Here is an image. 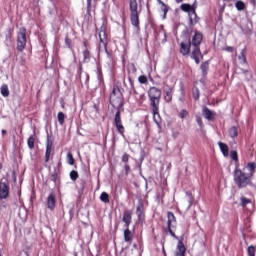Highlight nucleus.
I'll use <instances>...</instances> for the list:
<instances>
[{"instance_id": "obj_21", "label": "nucleus", "mask_w": 256, "mask_h": 256, "mask_svg": "<svg viewBox=\"0 0 256 256\" xmlns=\"http://www.w3.org/2000/svg\"><path fill=\"white\" fill-rule=\"evenodd\" d=\"M61 178V170L58 168H54L53 173L50 174V179L53 183H57V179Z\"/></svg>"}, {"instance_id": "obj_29", "label": "nucleus", "mask_w": 256, "mask_h": 256, "mask_svg": "<svg viewBox=\"0 0 256 256\" xmlns=\"http://www.w3.org/2000/svg\"><path fill=\"white\" fill-rule=\"evenodd\" d=\"M152 115H153V119L154 122L156 123V125H161V114H159V107H158V112L157 114H155V112L153 111V109H151Z\"/></svg>"}, {"instance_id": "obj_48", "label": "nucleus", "mask_w": 256, "mask_h": 256, "mask_svg": "<svg viewBox=\"0 0 256 256\" xmlns=\"http://www.w3.org/2000/svg\"><path fill=\"white\" fill-rule=\"evenodd\" d=\"M83 47H84L85 49H90V47H89V40H87V39H84V40H83Z\"/></svg>"}, {"instance_id": "obj_43", "label": "nucleus", "mask_w": 256, "mask_h": 256, "mask_svg": "<svg viewBox=\"0 0 256 256\" xmlns=\"http://www.w3.org/2000/svg\"><path fill=\"white\" fill-rule=\"evenodd\" d=\"M230 157L233 161H239V155L237 154V151L232 150L230 152Z\"/></svg>"}, {"instance_id": "obj_47", "label": "nucleus", "mask_w": 256, "mask_h": 256, "mask_svg": "<svg viewBox=\"0 0 256 256\" xmlns=\"http://www.w3.org/2000/svg\"><path fill=\"white\" fill-rule=\"evenodd\" d=\"M196 123L199 125V127H203V119L201 117L196 118Z\"/></svg>"}, {"instance_id": "obj_3", "label": "nucleus", "mask_w": 256, "mask_h": 256, "mask_svg": "<svg viewBox=\"0 0 256 256\" xmlns=\"http://www.w3.org/2000/svg\"><path fill=\"white\" fill-rule=\"evenodd\" d=\"M129 7H130V23L136 29V33H139L141 31V26H140L141 22L139 20V15L141 11H139V4L137 3V0H130Z\"/></svg>"}, {"instance_id": "obj_2", "label": "nucleus", "mask_w": 256, "mask_h": 256, "mask_svg": "<svg viewBox=\"0 0 256 256\" xmlns=\"http://www.w3.org/2000/svg\"><path fill=\"white\" fill-rule=\"evenodd\" d=\"M161 89L152 86L148 90L149 106L154 111V115H157L159 107L161 105Z\"/></svg>"}, {"instance_id": "obj_14", "label": "nucleus", "mask_w": 256, "mask_h": 256, "mask_svg": "<svg viewBox=\"0 0 256 256\" xmlns=\"http://www.w3.org/2000/svg\"><path fill=\"white\" fill-rule=\"evenodd\" d=\"M136 215L139 221L145 220V206L143 205V202L138 203V206L136 208Z\"/></svg>"}, {"instance_id": "obj_15", "label": "nucleus", "mask_w": 256, "mask_h": 256, "mask_svg": "<svg viewBox=\"0 0 256 256\" xmlns=\"http://www.w3.org/2000/svg\"><path fill=\"white\" fill-rule=\"evenodd\" d=\"M133 219L132 213L130 210H125L123 213L122 221L125 223L124 227H129L131 225V221Z\"/></svg>"}, {"instance_id": "obj_53", "label": "nucleus", "mask_w": 256, "mask_h": 256, "mask_svg": "<svg viewBox=\"0 0 256 256\" xmlns=\"http://www.w3.org/2000/svg\"><path fill=\"white\" fill-rule=\"evenodd\" d=\"M2 135H3V137H5L7 135V130L3 129L2 130Z\"/></svg>"}, {"instance_id": "obj_11", "label": "nucleus", "mask_w": 256, "mask_h": 256, "mask_svg": "<svg viewBox=\"0 0 256 256\" xmlns=\"http://www.w3.org/2000/svg\"><path fill=\"white\" fill-rule=\"evenodd\" d=\"M201 43H203V33L195 30L190 45H192V47H201Z\"/></svg>"}, {"instance_id": "obj_25", "label": "nucleus", "mask_w": 256, "mask_h": 256, "mask_svg": "<svg viewBox=\"0 0 256 256\" xmlns=\"http://www.w3.org/2000/svg\"><path fill=\"white\" fill-rule=\"evenodd\" d=\"M133 93L136 97V101L140 104L143 105L144 101H145V94H139L137 93V90H135V87H133Z\"/></svg>"}, {"instance_id": "obj_19", "label": "nucleus", "mask_w": 256, "mask_h": 256, "mask_svg": "<svg viewBox=\"0 0 256 256\" xmlns=\"http://www.w3.org/2000/svg\"><path fill=\"white\" fill-rule=\"evenodd\" d=\"M219 149L224 157H229V146L223 142H218Z\"/></svg>"}, {"instance_id": "obj_13", "label": "nucleus", "mask_w": 256, "mask_h": 256, "mask_svg": "<svg viewBox=\"0 0 256 256\" xmlns=\"http://www.w3.org/2000/svg\"><path fill=\"white\" fill-rule=\"evenodd\" d=\"M46 205L50 211H55V207L57 205V198L55 196V193L52 192L49 194L47 201H46Z\"/></svg>"}, {"instance_id": "obj_37", "label": "nucleus", "mask_w": 256, "mask_h": 256, "mask_svg": "<svg viewBox=\"0 0 256 256\" xmlns=\"http://www.w3.org/2000/svg\"><path fill=\"white\" fill-rule=\"evenodd\" d=\"M192 95H193V99H195V101H199V97H200L199 88H194L192 90Z\"/></svg>"}, {"instance_id": "obj_35", "label": "nucleus", "mask_w": 256, "mask_h": 256, "mask_svg": "<svg viewBox=\"0 0 256 256\" xmlns=\"http://www.w3.org/2000/svg\"><path fill=\"white\" fill-rule=\"evenodd\" d=\"M100 200L102 203H109V194L107 192H102L100 195Z\"/></svg>"}, {"instance_id": "obj_26", "label": "nucleus", "mask_w": 256, "mask_h": 256, "mask_svg": "<svg viewBox=\"0 0 256 256\" xmlns=\"http://www.w3.org/2000/svg\"><path fill=\"white\" fill-rule=\"evenodd\" d=\"M200 69L202 71L203 77H207V72L209 71V61H205L201 64Z\"/></svg>"}, {"instance_id": "obj_32", "label": "nucleus", "mask_w": 256, "mask_h": 256, "mask_svg": "<svg viewBox=\"0 0 256 256\" xmlns=\"http://www.w3.org/2000/svg\"><path fill=\"white\" fill-rule=\"evenodd\" d=\"M235 7H236L237 11H245V2L238 0L235 3Z\"/></svg>"}, {"instance_id": "obj_4", "label": "nucleus", "mask_w": 256, "mask_h": 256, "mask_svg": "<svg viewBox=\"0 0 256 256\" xmlns=\"http://www.w3.org/2000/svg\"><path fill=\"white\" fill-rule=\"evenodd\" d=\"M234 183L237 185L238 189H244L251 184V176L241 169L236 168L234 170Z\"/></svg>"}, {"instance_id": "obj_8", "label": "nucleus", "mask_w": 256, "mask_h": 256, "mask_svg": "<svg viewBox=\"0 0 256 256\" xmlns=\"http://www.w3.org/2000/svg\"><path fill=\"white\" fill-rule=\"evenodd\" d=\"M173 223H177V218L175 217V214L173 212H168L167 213V228L168 232L170 233L171 237L174 239H179V237L173 232Z\"/></svg>"}, {"instance_id": "obj_50", "label": "nucleus", "mask_w": 256, "mask_h": 256, "mask_svg": "<svg viewBox=\"0 0 256 256\" xmlns=\"http://www.w3.org/2000/svg\"><path fill=\"white\" fill-rule=\"evenodd\" d=\"M223 51H227L228 53H233V47L228 46V47L224 48Z\"/></svg>"}, {"instance_id": "obj_51", "label": "nucleus", "mask_w": 256, "mask_h": 256, "mask_svg": "<svg viewBox=\"0 0 256 256\" xmlns=\"http://www.w3.org/2000/svg\"><path fill=\"white\" fill-rule=\"evenodd\" d=\"M6 39H7L8 41H11V31H9V33L7 34Z\"/></svg>"}, {"instance_id": "obj_23", "label": "nucleus", "mask_w": 256, "mask_h": 256, "mask_svg": "<svg viewBox=\"0 0 256 256\" xmlns=\"http://www.w3.org/2000/svg\"><path fill=\"white\" fill-rule=\"evenodd\" d=\"M164 101L166 103H171L173 101V88H169L164 93Z\"/></svg>"}, {"instance_id": "obj_36", "label": "nucleus", "mask_w": 256, "mask_h": 256, "mask_svg": "<svg viewBox=\"0 0 256 256\" xmlns=\"http://www.w3.org/2000/svg\"><path fill=\"white\" fill-rule=\"evenodd\" d=\"M1 95L3 97H7L9 95V87L7 85H3L1 87Z\"/></svg>"}, {"instance_id": "obj_16", "label": "nucleus", "mask_w": 256, "mask_h": 256, "mask_svg": "<svg viewBox=\"0 0 256 256\" xmlns=\"http://www.w3.org/2000/svg\"><path fill=\"white\" fill-rule=\"evenodd\" d=\"M186 251H187V247H185L183 240H180L177 244L175 256H185Z\"/></svg>"}, {"instance_id": "obj_30", "label": "nucleus", "mask_w": 256, "mask_h": 256, "mask_svg": "<svg viewBox=\"0 0 256 256\" xmlns=\"http://www.w3.org/2000/svg\"><path fill=\"white\" fill-rule=\"evenodd\" d=\"M156 1H157V3H158L159 5H162L161 9H162V11H163V13H164V17H165V15H167V13H169V7H168L167 4H165V2H163L162 0H156Z\"/></svg>"}, {"instance_id": "obj_24", "label": "nucleus", "mask_w": 256, "mask_h": 256, "mask_svg": "<svg viewBox=\"0 0 256 256\" xmlns=\"http://www.w3.org/2000/svg\"><path fill=\"white\" fill-rule=\"evenodd\" d=\"M124 241L126 243H131V241H133V233L129 230V227H126L124 230Z\"/></svg>"}, {"instance_id": "obj_54", "label": "nucleus", "mask_w": 256, "mask_h": 256, "mask_svg": "<svg viewBox=\"0 0 256 256\" xmlns=\"http://www.w3.org/2000/svg\"><path fill=\"white\" fill-rule=\"evenodd\" d=\"M54 169H60L61 170V162L58 163L57 167Z\"/></svg>"}, {"instance_id": "obj_22", "label": "nucleus", "mask_w": 256, "mask_h": 256, "mask_svg": "<svg viewBox=\"0 0 256 256\" xmlns=\"http://www.w3.org/2000/svg\"><path fill=\"white\" fill-rule=\"evenodd\" d=\"M181 11H184V13H194V15H196L195 13V7L191 6L190 4L184 3L180 6Z\"/></svg>"}, {"instance_id": "obj_41", "label": "nucleus", "mask_w": 256, "mask_h": 256, "mask_svg": "<svg viewBox=\"0 0 256 256\" xmlns=\"http://www.w3.org/2000/svg\"><path fill=\"white\" fill-rule=\"evenodd\" d=\"M67 161L69 165H75V158H73V154L71 152L67 154Z\"/></svg>"}, {"instance_id": "obj_55", "label": "nucleus", "mask_w": 256, "mask_h": 256, "mask_svg": "<svg viewBox=\"0 0 256 256\" xmlns=\"http://www.w3.org/2000/svg\"><path fill=\"white\" fill-rule=\"evenodd\" d=\"M176 3H183V0H175Z\"/></svg>"}, {"instance_id": "obj_20", "label": "nucleus", "mask_w": 256, "mask_h": 256, "mask_svg": "<svg viewBox=\"0 0 256 256\" xmlns=\"http://www.w3.org/2000/svg\"><path fill=\"white\" fill-rule=\"evenodd\" d=\"M246 169L249 171L248 176L250 178L253 177V175H255V171H256V163L255 162H249L246 165Z\"/></svg>"}, {"instance_id": "obj_28", "label": "nucleus", "mask_w": 256, "mask_h": 256, "mask_svg": "<svg viewBox=\"0 0 256 256\" xmlns=\"http://www.w3.org/2000/svg\"><path fill=\"white\" fill-rule=\"evenodd\" d=\"M83 63H89L91 61V51L89 49H85L83 51Z\"/></svg>"}, {"instance_id": "obj_40", "label": "nucleus", "mask_w": 256, "mask_h": 256, "mask_svg": "<svg viewBox=\"0 0 256 256\" xmlns=\"http://www.w3.org/2000/svg\"><path fill=\"white\" fill-rule=\"evenodd\" d=\"M93 0H87V15H91V11H93Z\"/></svg>"}, {"instance_id": "obj_45", "label": "nucleus", "mask_w": 256, "mask_h": 256, "mask_svg": "<svg viewBox=\"0 0 256 256\" xmlns=\"http://www.w3.org/2000/svg\"><path fill=\"white\" fill-rule=\"evenodd\" d=\"M247 251L249 256H255V246H249Z\"/></svg>"}, {"instance_id": "obj_27", "label": "nucleus", "mask_w": 256, "mask_h": 256, "mask_svg": "<svg viewBox=\"0 0 256 256\" xmlns=\"http://www.w3.org/2000/svg\"><path fill=\"white\" fill-rule=\"evenodd\" d=\"M229 137H231L232 139L239 137V130L236 126H233L229 129Z\"/></svg>"}, {"instance_id": "obj_10", "label": "nucleus", "mask_w": 256, "mask_h": 256, "mask_svg": "<svg viewBox=\"0 0 256 256\" xmlns=\"http://www.w3.org/2000/svg\"><path fill=\"white\" fill-rule=\"evenodd\" d=\"M191 59L195 61L196 65L201 63V59H203V55L201 54V47L193 46Z\"/></svg>"}, {"instance_id": "obj_7", "label": "nucleus", "mask_w": 256, "mask_h": 256, "mask_svg": "<svg viewBox=\"0 0 256 256\" xmlns=\"http://www.w3.org/2000/svg\"><path fill=\"white\" fill-rule=\"evenodd\" d=\"M99 49H104L107 53V43H109V38L107 37V32L105 31V26H101L99 29Z\"/></svg>"}, {"instance_id": "obj_49", "label": "nucleus", "mask_w": 256, "mask_h": 256, "mask_svg": "<svg viewBox=\"0 0 256 256\" xmlns=\"http://www.w3.org/2000/svg\"><path fill=\"white\" fill-rule=\"evenodd\" d=\"M124 169H125V171H126V175H129V171H131V167L129 166V164H126V165L124 166Z\"/></svg>"}, {"instance_id": "obj_12", "label": "nucleus", "mask_w": 256, "mask_h": 256, "mask_svg": "<svg viewBox=\"0 0 256 256\" xmlns=\"http://www.w3.org/2000/svg\"><path fill=\"white\" fill-rule=\"evenodd\" d=\"M191 40L188 39L186 42L180 43V53L183 57H187V55L191 54Z\"/></svg>"}, {"instance_id": "obj_46", "label": "nucleus", "mask_w": 256, "mask_h": 256, "mask_svg": "<svg viewBox=\"0 0 256 256\" xmlns=\"http://www.w3.org/2000/svg\"><path fill=\"white\" fill-rule=\"evenodd\" d=\"M122 161H123V163H129V154L125 153L122 156Z\"/></svg>"}, {"instance_id": "obj_5", "label": "nucleus", "mask_w": 256, "mask_h": 256, "mask_svg": "<svg viewBox=\"0 0 256 256\" xmlns=\"http://www.w3.org/2000/svg\"><path fill=\"white\" fill-rule=\"evenodd\" d=\"M25 47H27V29L22 27L17 33L16 49L19 51V53H23V51H25Z\"/></svg>"}, {"instance_id": "obj_39", "label": "nucleus", "mask_w": 256, "mask_h": 256, "mask_svg": "<svg viewBox=\"0 0 256 256\" xmlns=\"http://www.w3.org/2000/svg\"><path fill=\"white\" fill-rule=\"evenodd\" d=\"M138 82H139L141 85H147V83H148L147 76H145V75L139 76V77H138Z\"/></svg>"}, {"instance_id": "obj_6", "label": "nucleus", "mask_w": 256, "mask_h": 256, "mask_svg": "<svg viewBox=\"0 0 256 256\" xmlns=\"http://www.w3.org/2000/svg\"><path fill=\"white\" fill-rule=\"evenodd\" d=\"M53 155H55V152H53V139L51 138V135L48 134L46 140V152L44 156L45 163H49Z\"/></svg>"}, {"instance_id": "obj_57", "label": "nucleus", "mask_w": 256, "mask_h": 256, "mask_svg": "<svg viewBox=\"0 0 256 256\" xmlns=\"http://www.w3.org/2000/svg\"><path fill=\"white\" fill-rule=\"evenodd\" d=\"M0 256H2V255L0 254Z\"/></svg>"}, {"instance_id": "obj_38", "label": "nucleus", "mask_w": 256, "mask_h": 256, "mask_svg": "<svg viewBox=\"0 0 256 256\" xmlns=\"http://www.w3.org/2000/svg\"><path fill=\"white\" fill-rule=\"evenodd\" d=\"M70 179L71 181H77V179H79V173L75 170H72L70 172Z\"/></svg>"}, {"instance_id": "obj_34", "label": "nucleus", "mask_w": 256, "mask_h": 256, "mask_svg": "<svg viewBox=\"0 0 256 256\" xmlns=\"http://www.w3.org/2000/svg\"><path fill=\"white\" fill-rule=\"evenodd\" d=\"M65 114L63 112H58L57 118H58V123L59 125H64L65 124Z\"/></svg>"}, {"instance_id": "obj_17", "label": "nucleus", "mask_w": 256, "mask_h": 256, "mask_svg": "<svg viewBox=\"0 0 256 256\" xmlns=\"http://www.w3.org/2000/svg\"><path fill=\"white\" fill-rule=\"evenodd\" d=\"M238 61L240 65H247V49L244 48L241 50Z\"/></svg>"}, {"instance_id": "obj_18", "label": "nucleus", "mask_w": 256, "mask_h": 256, "mask_svg": "<svg viewBox=\"0 0 256 256\" xmlns=\"http://www.w3.org/2000/svg\"><path fill=\"white\" fill-rule=\"evenodd\" d=\"M203 115L208 121H213L215 119V113H213L208 107H204Z\"/></svg>"}, {"instance_id": "obj_44", "label": "nucleus", "mask_w": 256, "mask_h": 256, "mask_svg": "<svg viewBox=\"0 0 256 256\" xmlns=\"http://www.w3.org/2000/svg\"><path fill=\"white\" fill-rule=\"evenodd\" d=\"M65 45H66V47H68V49H73L72 41L70 40V38L68 36H66V38H65Z\"/></svg>"}, {"instance_id": "obj_52", "label": "nucleus", "mask_w": 256, "mask_h": 256, "mask_svg": "<svg viewBox=\"0 0 256 256\" xmlns=\"http://www.w3.org/2000/svg\"><path fill=\"white\" fill-rule=\"evenodd\" d=\"M250 3L253 7H256V0H250Z\"/></svg>"}, {"instance_id": "obj_56", "label": "nucleus", "mask_w": 256, "mask_h": 256, "mask_svg": "<svg viewBox=\"0 0 256 256\" xmlns=\"http://www.w3.org/2000/svg\"><path fill=\"white\" fill-rule=\"evenodd\" d=\"M130 82L132 83V87H133V81L130 79Z\"/></svg>"}, {"instance_id": "obj_9", "label": "nucleus", "mask_w": 256, "mask_h": 256, "mask_svg": "<svg viewBox=\"0 0 256 256\" xmlns=\"http://www.w3.org/2000/svg\"><path fill=\"white\" fill-rule=\"evenodd\" d=\"M10 186L9 181H0V199H9Z\"/></svg>"}, {"instance_id": "obj_33", "label": "nucleus", "mask_w": 256, "mask_h": 256, "mask_svg": "<svg viewBox=\"0 0 256 256\" xmlns=\"http://www.w3.org/2000/svg\"><path fill=\"white\" fill-rule=\"evenodd\" d=\"M27 145L29 149H35V136H30L27 140Z\"/></svg>"}, {"instance_id": "obj_31", "label": "nucleus", "mask_w": 256, "mask_h": 256, "mask_svg": "<svg viewBox=\"0 0 256 256\" xmlns=\"http://www.w3.org/2000/svg\"><path fill=\"white\" fill-rule=\"evenodd\" d=\"M179 119H187L189 117V111L187 109H182L178 112Z\"/></svg>"}, {"instance_id": "obj_42", "label": "nucleus", "mask_w": 256, "mask_h": 256, "mask_svg": "<svg viewBox=\"0 0 256 256\" xmlns=\"http://www.w3.org/2000/svg\"><path fill=\"white\" fill-rule=\"evenodd\" d=\"M251 203V199L246 198V197H241V205L242 207H247Z\"/></svg>"}, {"instance_id": "obj_1", "label": "nucleus", "mask_w": 256, "mask_h": 256, "mask_svg": "<svg viewBox=\"0 0 256 256\" xmlns=\"http://www.w3.org/2000/svg\"><path fill=\"white\" fill-rule=\"evenodd\" d=\"M109 103L117 109V112L114 116V126L116 127L118 133L122 137H125V126H123V121L121 120V107H123V93L121 89L114 87L109 98Z\"/></svg>"}]
</instances>
